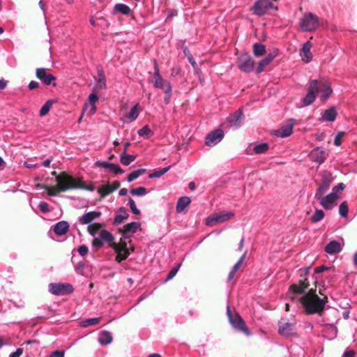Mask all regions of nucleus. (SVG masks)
Segmentation results:
<instances>
[{
  "instance_id": "nucleus-63",
  "label": "nucleus",
  "mask_w": 357,
  "mask_h": 357,
  "mask_svg": "<svg viewBox=\"0 0 357 357\" xmlns=\"http://www.w3.org/2000/svg\"><path fill=\"white\" fill-rule=\"evenodd\" d=\"M181 71V68L178 66H174L172 70V76L176 77L177 76Z\"/></svg>"
},
{
  "instance_id": "nucleus-59",
  "label": "nucleus",
  "mask_w": 357,
  "mask_h": 357,
  "mask_svg": "<svg viewBox=\"0 0 357 357\" xmlns=\"http://www.w3.org/2000/svg\"><path fill=\"white\" fill-rule=\"evenodd\" d=\"M23 353V349L17 348L15 352L11 353L9 357H20Z\"/></svg>"
},
{
  "instance_id": "nucleus-16",
  "label": "nucleus",
  "mask_w": 357,
  "mask_h": 357,
  "mask_svg": "<svg viewBox=\"0 0 357 357\" xmlns=\"http://www.w3.org/2000/svg\"><path fill=\"white\" fill-rule=\"evenodd\" d=\"M36 77L43 82L45 85H50L52 81L55 80V77L52 74H47L46 68H37L36 71Z\"/></svg>"
},
{
  "instance_id": "nucleus-55",
  "label": "nucleus",
  "mask_w": 357,
  "mask_h": 357,
  "mask_svg": "<svg viewBox=\"0 0 357 357\" xmlns=\"http://www.w3.org/2000/svg\"><path fill=\"white\" fill-rule=\"evenodd\" d=\"M39 208L40 210L44 213H47L48 212L50 211V207H49V205L47 202H40L39 204Z\"/></svg>"
},
{
  "instance_id": "nucleus-30",
  "label": "nucleus",
  "mask_w": 357,
  "mask_h": 357,
  "mask_svg": "<svg viewBox=\"0 0 357 357\" xmlns=\"http://www.w3.org/2000/svg\"><path fill=\"white\" fill-rule=\"evenodd\" d=\"M113 340L112 335L107 331H103L100 333L98 337V342L101 345L109 344Z\"/></svg>"
},
{
  "instance_id": "nucleus-49",
  "label": "nucleus",
  "mask_w": 357,
  "mask_h": 357,
  "mask_svg": "<svg viewBox=\"0 0 357 357\" xmlns=\"http://www.w3.org/2000/svg\"><path fill=\"white\" fill-rule=\"evenodd\" d=\"M344 188H345L344 184L342 183H340L333 188L332 192L330 194H333V196L334 195V196H335V197L337 199H338L339 197H338L337 194L339 192H340L341 191H342L344 189Z\"/></svg>"
},
{
  "instance_id": "nucleus-17",
  "label": "nucleus",
  "mask_w": 357,
  "mask_h": 357,
  "mask_svg": "<svg viewBox=\"0 0 357 357\" xmlns=\"http://www.w3.org/2000/svg\"><path fill=\"white\" fill-rule=\"evenodd\" d=\"M244 117L242 110L239 109L233 114L228 116L227 121L231 126L237 128L241 126L243 121L244 120Z\"/></svg>"
},
{
  "instance_id": "nucleus-34",
  "label": "nucleus",
  "mask_w": 357,
  "mask_h": 357,
  "mask_svg": "<svg viewBox=\"0 0 357 357\" xmlns=\"http://www.w3.org/2000/svg\"><path fill=\"white\" fill-rule=\"evenodd\" d=\"M114 10L116 13H120L125 15H128L131 12L130 8L124 3H116Z\"/></svg>"
},
{
  "instance_id": "nucleus-54",
  "label": "nucleus",
  "mask_w": 357,
  "mask_h": 357,
  "mask_svg": "<svg viewBox=\"0 0 357 357\" xmlns=\"http://www.w3.org/2000/svg\"><path fill=\"white\" fill-rule=\"evenodd\" d=\"M326 270L331 271V273L330 274L331 276H334L335 275L334 270L333 269L332 270L331 268H328V267L325 266H321L317 267L314 269V272L316 273H322V272H324V271H326Z\"/></svg>"
},
{
  "instance_id": "nucleus-33",
  "label": "nucleus",
  "mask_w": 357,
  "mask_h": 357,
  "mask_svg": "<svg viewBox=\"0 0 357 357\" xmlns=\"http://www.w3.org/2000/svg\"><path fill=\"white\" fill-rule=\"evenodd\" d=\"M135 158H136L134 155L128 154L126 151H124L120 155V161L123 165L126 166L131 164L135 160Z\"/></svg>"
},
{
  "instance_id": "nucleus-40",
  "label": "nucleus",
  "mask_w": 357,
  "mask_h": 357,
  "mask_svg": "<svg viewBox=\"0 0 357 357\" xmlns=\"http://www.w3.org/2000/svg\"><path fill=\"white\" fill-rule=\"evenodd\" d=\"M111 190L110 183H107V185H102L98 189V193L100 195L101 198H104L112 192Z\"/></svg>"
},
{
  "instance_id": "nucleus-35",
  "label": "nucleus",
  "mask_w": 357,
  "mask_h": 357,
  "mask_svg": "<svg viewBox=\"0 0 357 357\" xmlns=\"http://www.w3.org/2000/svg\"><path fill=\"white\" fill-rule=\"evenodd\" d=\"M138 104L133 106L130 111L126 115V117L128 119L130 123L134 121L138 117Z\"/></svg>"
},
{
  "instance_id": "nucleus-26",
  "label": "nucleus",
  "mask_w": 357,
  "mask_h": 357,
  "mask_svg": "<svg viewBox=\"0 0 357 357\" xmlns=\"http://www.w3.org/2000/svg\"><path fill=\"white\" fill-rule=\"evenodd\" d=\"M101 215V213L99 211H89L84 213L82 217L79 218V222L82 225H91L90 223L95 219L99 218Z\"/></svg>"
},
{
  "instance_id": "nucleus-19",
  "label": "nucleus",
  "mask_w": 357,
  "mask_h": 357,
  "mask_svg": "<svg viewBox=\"0 0 357 357\" xmlns=\"http://www.w3.org/2000/svg\"><path fill=\"white\" fill-rule=\"evenodd\" d=\"M312 44L310 41H307L303 45L300 51V56L305 63H309L312 59V54L311 52Z\"/></svg>"
},
{
  "instance_id": "nucleus-60",
  "label": "nucleus",
  "mask_w": 357,
  "mask_h": 357,
  "mask_svg": "<svg viewBox=\"0 0 357 357\" xmlns=\"http://www.w3.org/2000/svg\"><path fill=\"white\" fill-rule=\"evenodd\" d=\"M96 164L98 167L108 169L110 162L107 161H97Z\"/></svg>"
},
{
  "instance_id": "nucleus-25",
  "label": "nucleus",
  "mask_w": 357,
  "mask_h": 357,
  "mask_svg": "<svg viewBox=\"0 0 357 357\" xmlns=\"http://www.w3.org/2000/svg\"><path fill=\"white\" fill-rule=\"evenodd\" d=\"M342 247L338 241H331L325 247L324 251L329 255H335L342 251Z\"/></svg>"
},
{
  "instance_id": "nucleus-28",
  "label": "nucleus",
  "mask_w": 357,
  "mask_h": 357,
  "mask_svg": "<svg viewBox=\"0 0 357 357\" xmlns=\"http://www.w3.org/2000/svg\"><path fill=\"white\" fill-rule=\"evenodd\" d=\"M139 227V224L136 222H132L124 226L123 229L121 230L122 234L124 237L129 238L133 234L137 231V229Z\"/></svg>"
},
{
  "instance_id": "nucleus-8",
  "label": "nucleus",
  "mask_w": 357,
  "mask_h": 357,
  "mask_svg": "<svg viewBox=\"0 0 357 357\" xmlns=\"http://www.w3.org/2000/svg\"><path fill=\"white\" fill-rule=\"evenodd\" d=\"M114 241V237L110 231L102 229L100 231L98 236L94 237L93 239L92 245L93 247L100 248L102 247L104 242H107L111 247L112 244L116 243Z\"/></svg>"
},
{
  "instance_id": "nucleus-32",
  "label": "nucleus",
  "mask_w": 357,
  "mask_h": 357,
  "mask_svg": "<svg viewBox=\"0 0 357 357\" xmlns=\"http://www.w3.org/2000/svg\"><path fill=\"white\" fill-rule=\"evenodd\" d=\"M190 199L188 197H182L179 198L176 204V211L177 213H182L185 208L190 204Z\"/></svg>"
},
{
  "instance_id": "nucleus-27",
  "label": "nucleus",
  "mask_w": 357,
  "mask_h": 357,
  "mask_svg": "<svg viewBox=\"0 0 357 357\" xmlns=\"http://www.w3.org/2000/svg\"><path fill=\"white\" fill-rule=\"evenodd\" d=\"M69 227L70 225L67 221L61 220L54 225L53 230L58 236H63L68 231Z\"/></svg>"
},
{
  "instance_id": "nucleus-3",
  "label": "nucleus",
  "mask_w": 357,
  "mask_h": 357,
  "mask_svg": "<svg viewBox=\"0 0 357 357\" xmlns=\"http://www.w3.org/2000/svg\"><path fill=\"white\" fill-rule=\"evenodd\" d=\"M299 26L303 31H314L319 26V18L311 12L305 13L299 20Z\"/></svg>"
},
{
  "instance_id": "nucleus-6",
  "label": "nucleus",
  "mask_w": 357,
  "mask_h": 357,
  "mask_svg": "<svg viewBox=\"0 0 357 357\" xmlns=\"http://www.w3.org/2000/svg\"><path fill=\"white\" fill-rule=\"evenodd\" d=\"M333 181L332 174L328 171H323L321 173V183L315 192V199H321L328 190Z\"/></svg>"
},
{
  "instance_id": "nucleus-41",
  "label": "nucleus",
  "mask_w": 357,
  "mask_h": 357,
  "mask_svg": "<svg viewBox=\"0 0 357 357\" xmlns=\"http://www.w3.org/2000/svg\"><path fill=\"white\" fill-rule=\"evenodd\" d=\"M100 317H94L84 319L81 321L80 326L82 327H87L91 325H95L99 323Z\"/></svg>"
},
{
  "instance_id": "nucleus-52",
  "label": "nucleus",
  "mask_w": 357,
  "mask_h": 357,
  "mask_svg": "<svg viewBox=\"0 0 357 357\" xmlns=\"http://www.w3.org/2000/svg\"><path fill=\"white\" fill-rule=\"evenodd\" d=\"M246 254H247V252L245 251L243 255L239 258V259L238 260V261L234 265L233 268H232V271L236 272L239 268L241 266L243 262L245 260V256H246Z\"/></svg>"
},
{
  "instance_id": "nucleus-1",
  "label": "nucleus",
  "mask_w": 357,
  "mask_h": 357,
  "mask_svg": "<svg viewBox=\"0 0 357 357\" xmlns=\"http://www.w3.org/2000/svg\"><path fill=\"white\" fill-rule=\"evenodd\" d=\"M308 283L306 280H300L298 284H292L290 289L295 294H303L299 301L307 314H313L321 312L326 303L327 298H319L316 294V289L307 290Z\"/></svg>"
},
{
  "instance_id": "nucleus-47",
  "label": "nucleus",
  "mask_w": 357,
  "mask_h": 357,
  "mask_svg": "<svg viewBox=\"0 0 357 357\" xmlns=\"http://www.w3.org/2000/svg\"><path fill=\"white\" fill-rule=\"evenodd\" d=\"M348 206L347 202H343L339 206V214L342 218H347L348 215Z\"/></svg>"
},
{
  "instance_id": "nucleus-51",
  "label": "nucleus",
  "mask_w": 357,
  "mask_h": 357,
  "mask_svg": "<svg viewBox=\"0 0 357 357\" xmlns=\"http://www.w3.org/2000/svg\"><path fill=\"white\" fill-rule=\"evenodd\" d=\"M128 204H129L130 208L133 214H135V215L140 214V211L137 208L135 201L132 198H129Z\"/></svg>"
},
{
  "instance_id": "nucleus-23",
  "label": "nucleus",
  "mask_w": 357,
  "mask_h": 357,
  "mask_svg": "<svg viewBox=\"0 0 357 357\" xmlns=\"http://www.w3.org/2000/svg\"><path fill=\"white\" fill-rule=\"evenodd\" d=\"M98 100V97L97 96V91L93 89L92 93L89 95L88 98L87 102L85 103L83 110L84 111L86 107H91L90 113L91 114H93L96 112V102Z\"/></svg>"
},
{
  "instance_id": "nucleus-42",
  "label": "nucleus",
  "mask_w": 357,
  "mask_h": 357,
  "mask_svg": "<svg viewBox=\"0 0 357 357\" xmlns=\"http://www.w3.org/2000/svg\"><path fill=\"white\" fill-rule=\"evenodd\" d=\"M325 213L321 209H316L314 214L311 217L312 222H318L324 218Z\"/></svg>"
},
{
  "instance_id": "nucleus-39",
  "label": "nucleus",
  "mask_w": 357,
  "mask_h": 357,
  "mask_svg": "<svg viewBox=\"0 0 357 357\" xmlns=\"http://www.w3.org/2000/svg\"><path fill=\"white\" fill-rule=\"evenodd\" d=\"M145 172V169L135 170L128 175L127 181L128 182H132V181L137 179L139 176L143 174Z\"/></svg>"
},
{
  "instance_id": "nucleus-36",
  "label": "nucleus",
  "mask_w": 357,
  "mask_h": 357,
  "mask_svg": "<svg viewBox=\"0 0 357 357\" xmlns=\"http://www.w3.org/2000/svg\"><path fill=\"white\" fill-rule=\"evenodd\" d=\"M138 135L140 137H143L144 139H149L153 135V132L151 130L148 126H144L142 128L137 131Z\"/></svg>"
},
{
  "instance_id": "nucleus-15",
  "label": "nucleus",
  "mask_w": 357,
  "mask_h": 357,
  "mask_svg": "<svg viewBox=\"0 0 357 357\" xmlns=\"http://www.w3.org/2000/svg\"><path fill=\"white\" fill-rule=\"evenodd\" d=\"M319 91L321 93L320 98L322 101L328 100L333 93L331 83L326 80L319 81Z\"/></svg>"
},
{
  "instance_id": "nucleus-20",
  "label": "nucleus",
  "mask_w": 357,
  "mask_h": 357,
  "mask_svg": "<svg viewBox=\"0 0 357 357\" xmlns=\"http://www.w3.org/2000/svg\"><path fill=\"white\" fill-rule=\"evenodd\" d=\"M337 116V112L334 106H331L321 114V120L324 122H333Z\"/></svg>"
},
{
  "instance_id": "nucleus-62",
  "label": "nucleus",
  "mask_w": 357,
  "mask_h": 357,
  "mask_svg": "<svg viewBox=\"0 0 357 357\" xmlns=\"http://www.w3.org/2000/svg\"><path fill=\"white\" fill-rule=\"evenodd\" d=\"M39 86V83L36 81H31L29 84V89L30 90H33V89H36Z\"/></svg>"
},
{
  "instance_id": "nucleus-5",
  "label": "nucleus",
  "mask_w": 357,
  "mask_h": 357,
  "mask_svg": "<svg viewBox=\"0 0 357 357\" xmlns=\"http://www.w3.org/2000/svg\"><path fill=\"white\" fill-rule=\"evenodd\" d=\"M227 314L229 323L236 331L243 332L248 336L251 335V333L246 326L243 319L238 314H236L234 316H233L229 306H227Z\"/></svg>"
},
{
  "instance_id": "nucleus-10",
  "label": "nucleus",
  "mask_w": 357,
  "mask_h": 357,
  "mask_svg": "<svg viewBox=\"0 0 357 357\" xmlns=\"http://www.w3.org/2000/svg\"><path fill=\"white\" fill-rule=\"evenodd\" d=\"M273 8V4L271 0H258L253 5L252 10L255 15L263 16L267 10Z\"/></svg>"
},
{
  "instance_id": "nucleus-21",
  "label": "nucleus",
  "mask_w": 357,
  "mask_h": 357,
  "mask_svg": "<svg viewBox=\"0 0 357 357\" xmlns=\"http://www.w3.org/2000/svg\"><path fill=\"white\" fill-rule=\"evenodd\" d=\"M310 156L313 161L322 164L326 158V153L324 150L318 147L311 151Z\"/></svg>"
},
{
  "instance_id": "nucleus-7",
  "label": "nucleus",
  "mask_w": 357,
  "mask_h": 357,
  "mask_svg": "<svg viewBox=\"0 0 357 357\" xmlns=\"http://www.w3.org/2000/svg\"><path fill=\"white\" fill-rule=\"evenodd\" d=\"M49 291L55 296H64L72 293L73 287L68 283H50L48 286Z\"/></svg>"
},
{
  "instance_id": "nucleus-64",
  "label": "nucleus",
  "mask_w": 357,
  "mask_h": 357,
  "mask_svg": "<svg viewBox=\"0 0 357 357\" xmlns=\"http://www.w3.org/2000/svg\"><path fill=\"white\" fill-rule=\"evenodd\" d=\"M355 351L353 350H349L347 351H345L342 356V357H355Z\"/></svg>"
},
{
  "instance_id": "nucleus-11",
  "label": "nucleus",
  "mask_w": 357,
  "mask_h": 357,
  "mask_svg": "<svg viewBox=\"0 0 357 357\" xmlns=\"http://www.w3.org/2000/svg\"><path fill=\"white\" fill-rule=\"evenodd\" d=\"M111 248H112L116 253V261L119 263L126 259L130 255L129 248H128L126 242L112 244Z\"/></svg>"
},
{
  "instance_id": "nucleus-50",
  "label": "nucleus",
  "mask_w": 357,
  "mask_h": 357,
  "mask_svg": "<svg viewBox=\"0 0 357 357\" xmlns=\"http://www.w3.org/2000/svg\"><path fill=\"white\" fill-rule=\"evenodd\" d=\"M108 169L116 174H122L124 172L123 169L121 168L119 165L112 162H110Z\"/></svg>"
},
{
  "instance_id": "nucleus-2",
  "label": "nucleus",
  "mask_w": 357,
  "mask_h": 357,
  "mask_svg": "<svg viewBox=\"0 0 357 357\" xmlns=\"http://www.w3.org/2000/svg\"><path fill=\"white\" fill-rule=\"evenodd\" d=\"M57 188L59 192H66L70 189H84L90 192L95 190V187L93 185H87L79 179L63 176L57 178Z\"/></svg>"
},
{
  "instance_id": "nucleus-44",
  "label": "nucleus",
  "mask_w": 357,
  "mask_h": 357,
  "mask_svg": "<svg viewBox=\"0 0 357 357\" xmlns=\"http://www.w3.org/2000/svg\"><path fill=\"white\" fill-rule=\"evenodd\" d=\"M130 194L135 196L142 197L148 193L147 190L144 187H138L137 188L131 189Z\"/></svg>"
},
{
  "instance_id": "nucleus-45",
  "label": "nucleus",
  "mask_w": 357,
  "mask_h": 357,
  "mask_svg": "<svg viewBox=\"0 0 357 357\" xmlns=\"http://www.w3.org/2000/svg\"><path fill=\"white\" fill-rule=\"evenodd\" d=\"M181 266V264H178L173 268H172L168 273L167 277L165 280V282H167V281L172 280L176 275Z\"/></svg>"
},
{
  "instance_id": "nucleus-37",
  "label": "nucleus",
  "mask_w": 357,
  "mask_h": 357,
  "mask_svg": "<svg viewBox=\"0 0 357 357\" xmlns=\"http://www.w3.org/2000/svg\"><path fill=\"white\" fill-rule=\"evenodd\" d=\"M253 52L254 54L257 56H262L266 52V47L261 43H255L253 45Z\"/></svg>"
},
{
  "instance_id": "nucleus-57",
  "label": "nucleus",
  "mask_w": 357,
  "mask_h": 357,
  "mask_svg": "<svg viewBox=\"0 0 357 357\" xmlns=\"http://www.w3.org/2000/svg\"><path fill=\"white\" fill-rule=\"evenodd\" d=\"M187 55H188V61L192 65V66L193 67L194 70L197 73L199 69H198L197 63H196L195 60L194 59L192 55L191 54H190V53L188 54H187Z\"/></svg>"
},
{
  "instance_id": "nucleus-29",
  "label": "nucleus",
  "mask_w": 357,
  "mask_h": 357,
  "mask_svg": "<svg viewBox=\"0 0 357 357\" xmlns=\"http://www.w3.org/2000/svg\"><path fill=\"white\" fill-rule=\"evenodd\" d=\"M275 56L276 54H268L264 59H263L258 64L257 68V73H261L264 70V68L271 63Z\"/></svg>"
},
{
  "instance_id": "nucleus-53",
  "label": "nucleus",
  "mask_w": 357,
  "mask_h": 357,
  "mask_svg": "<svg viewBox=\"0 0 357 357\" xmlns=\"http://www.w3.org/2000/svg\"><path fill=\"white\" fill-rule=\"evenodd\" d=\"M106 87V79H103L102 77L101 79H98V82H96L94 88L93 89H95V91L99 90V89H104Z\"/></svg>"
},
{
  "instance_id": "nucleus-43",
  "label": "nucleus",
  "mask_w": 357,
  "mask_h": 357,
  "mask_svg": "<svg viewBox=\"0 0 357 357\" xmlns=\"http://www.w3.org/2000/svg\"><path fill=\"white\" fill-rule=\"evenodd\" d=\"M169 169H170V166H168V167L162 168L160 170L154 171L153 172L151 173L149 175V178H160V176L164 175L165 173H167Z\"/></svg>"
},
{
  "instance_id": "nucleus-48",
  "label": "nucleus",
  "mask_w": 357,
  "mask_h": 357,
  "mask_svg": "<svg viewBox=\"0 0 357 357\" xmlns=\"http://www.w3.org/2000/svg\"><path fill=\"white\" fill-rule=\"evenodd\" d=\"M52 103H53L52 100H47L45 103V105L40 108V116L46 115L49 112V111L50 109V107L52 105Z\"/></svg>"
},
{
  "instance_id": "nucleus-58",
  "label": "nucleus",
  "mask_w": 357,
  "mask_h": 357,
  "mask_svg": "<svg viewBox=\"0 0 357 357\" xmlns=\"http://www.w3.org/2000/svg\"><path fill=\"white\" fill-rule=\"evenodd\" d=\"M344 134H345L344 132H339L336 135V136L335 137V139H334V144L335 146H340V144H341V142H340L341 138L344 135Z\"/></svg>"
},
{
  "instance_id": "nucleus-18",
  "label": "nucleus",
  "mask_w": 357,
  "mask_h": 357,
  "mask_svg": "<svg viewBox=\"0 0 357 357\" xmlns=\"http://www.w3.org/2000/svg\"><path fill=\"white\" fill-rule=\"evenodd\" d=\"M294 120H290L285 126L281 127L280 129L274 131V135L280 137H287L292 133L294 127Z\"/></svg>"
},
{
  "instance_id": "nucleus-56",
  "label": "nucleus",
  "mask_w": 357,
  "mask_h": 357,
  "mask_svg": "<svg viewBox=\"0 0 357 357\" xmlns=\"http://www.w3.org/2000/svg\"><path fill=\"white\" fill-rule=\"evenodd\" d=\"M77 252L82 257H84L85 255H87V253L89 252V248L86 245H82L79 246V248L77 249Z\"/></svg>"
},
{
  "instance_id": "nucleus-4",
  "label": "nucleus",
  "mask_w": 357,
  "mask_h": 357,
  "mask_svg": "<svg viewBox=\"0 0 357 357\" xmlns=\"http://www.w3.org/2000/svg\"><path fill=\"white\" fill-rule=\"evenodd\" d=\"M151 82L155 89H161L163 92H172L171 83L162 77L156 60H154V72Z\"/></svg>"
},
{
  "instance_id": "nucleus-46",
  "label": "nucleus",
  "mask_w": 357,
  "mask_h": 357,
  "mask_svg": "<svg viewBox=\"0 0 357 357\" xmlns=\"http://www.w3.org/2000/svg\"><path fill=\"white\" fill-rule=\"evenodd\" d=\"M99 228V224H91L88 225L87 231L94 238L96 237V235L98 234Z\"/></svg>"
},
{
  "instance_id": "nucleus-9",
  "label": "nucleus",
  "mask_w": 357,
  "mask_h": 357,
  "mask_svg": "<svg viewBox=\"0 0 357 357\" xmlns=\"http://www.w3.org/2000/svg\"><path fill=\"white\" fill-rule=\"evenodd\" d=\"M319 92V80L313 79L309 83V87L306 96L303 98L304 106L312 105L315 100Z\"/></svg>"
},
{
  "instance_id": "nucleus-12",
  "label": "nucleus",
  "mask_w": 357,
  "mask_h": 357,
  "mask_svg": "<svg viewBox=\"0 0 357 357\" xmlns=\"http://www.w3.org/2000/svg\"><path fill=\"white\" fill-rule=\"evenodd\" d=\"M233 216V213L227 211H222L219 213H215L208 217L206 219V225L213 226L217 222H223Z\"/></svg>"
},
{
  "instance_id": "nucleus-38",
  "label": "nucleus",
  "mask_w": 357,
  "mask_h": 357,
  "mask_svg": "<svg viewBox=\"0 0 357 357\" xmlns=\"http://www.w3.org/2000/svg\"><path fill=\"white\" fill-rule=\"evenodd\" d=\"M269 148L267 143H261L254 146L253 151L256 154H261L266 153Z\"/></svg>"
},
{
  "instance_id": "nucleus-22",
  "label": "nucleus",
  "mask_w": 357,
  "mask_h": 357,
  "mask_svg": "<svg viewBox=\"0 0 357 357\" xmlns=\"http://www.w3.org/2000/svg\"><path fill=\"white\" fill-rule=\"evenodd\" d=\"M320 202V204L327 210L332 209L334 207L335 203L337 199L333 194H328L326 196H322L321 199H317Z\"/></svg>"
},
{
  "instance_id": "nucleus-14",
  "label": "nucleus",
  "mask_w": 357,
  "mask_h": 357,
  "mask_svg": "<svg viewBox=\"0 0 357 357\" xmlns=\"http://www.w3.org/2000/svg\"><path fill=\"white\" fill-rule=\"evenodd\" d=\"M224 135V132L221 129L215 130L207 135L205 144L208 146H215L222 140Z\"/></svg>"
},
{
  "instance_id": "nucleus-61",
  "label": "nucleus",
  "mask_w": 357,
  "mask_h": 357,
  "mask_svg": "<svg viewBox=\"0 0 357 357\" xmlns=\"http://www.w3.org/2000/svg\"><path fill=\"white\" fill-rule=\"evenodd\" d=\"M50 357H64V351L56 350L52 352Z\"/></svg>"
},
{
  "instance_id": "nucleus-31",
  "label": "nucleus",
  "mask_w": 357,
  "mask_h": 357,
  "mask_svg": "<svg viewBox=\"0 0 357 357\" xmlns=\"http://www.w3.org/2000/svg\"><path fill=\"white\" fill-rule=\"evenodd\" d=\"M119 213L117 214L114 219V224L119 225L128 218V213L124 207H121L119 210Z\"/></svg>"
},
{
  "instance_id": "nucleus-24",
  "label": "nucleus",
  "mask_w": 357,
  "mask_h": 357,
  "mask_svg": "<svg viewBox=\"0 0 357 357\" xmlns=\"http://www.w3.org/2000/svg\"><path fill=\"white\" fill-rule=\"evenodd\" d=\"M294 324L292 323H281L279 326V333L284 337H291L294 334Z\"/></svg>"
},
{
  "instance_id": "nucleus-13",
  "label": "nucleus",
  "mask_w": 357,
  "mask_h": 357,
  "mask_svg": "<svg viewBox=\"0 0 357 357\" xmlns=\"http://www.w3.org/2000/svg\"><path fill=\"white\" fill-rule=\"evenodd\" d=\"M255 61L252 58L248 55H241L238 59V68L245 73H250L254 70Z\"/></svg>"
}]
</instances>
